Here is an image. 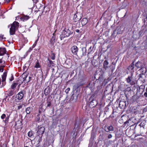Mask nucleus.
Segmentation results:
<instances>
[{"label": "nucleus", "mask_w": 147, "mask_h": 147, "mask_svg": "<svg viewBox=\"0 0 147 147\" xmlns=\"http://www.w3.org/2000/svg\"><path fill=\"white\" fill-rule=\"evenodd\" d=\"M40 67V66L39 64V61L38 60H37L36 62V63L34 66V67L36 68H39Z\"/></svg>", "instance_id": "24"}, {"label": "nucleus", "mask_w": 147, "mask_h": 147, "mask_svg": "<svg viewBox=\"0 0 147 147\" xmlns=\"http://www.w3.org/2000/svg\"><path fill=\"white\" fill-rule=\"evenodd\" d=\"M146 92H147V88L146 89Z\"/></svg>", "instance_id": "55"}, {"label": "nucleus", "mask_w": 147, "mask_h": 147, "mask_svg": "<svg viewBox=\"0 0 147 147\" xmlns=\"http://www.w3.org/2000/svg\"><path fill=\"white\" fill-rule=\"evenodd\" d=\"M127 90H131L130 87H128L127 88Z\"/></svg>", "instance_id": "52"}, {"label": "nucleus", "mask_w": 147, "mask_h": 147, "mask_svg": "<svg viewBox=\"0 0 147 147\" xmlns=\"http://www.w3.org/2000/svg\"><path fill=\"white\" fill-rule=\"evenodd\" d=\"M13 79H14V78H13V76H11V78L10 79V81H12L13 80Z\"/></svg>", "instance_id": "47"}, {"label": "nucleus", "mask_w": 147, "mask_h": 147, "mask_svg": "<svg viewBox=\"0 0 147 147\" xmlns=\"http://www.w3.org/2000/svg\"><path fill=\"white\" fill-rule=\"evenodd\" d=\"M92 47L91 46L90 47L89 49H88V54H89L92 51V50L93 48V47L92 49Z\"/></svg>", "instance_id": "30"}, {"label": "nucleus", "mask_w": 147, "mask_h": 147, "mask_svg": "<svg viewBox=\"0 0 147 147\" xmlns=\"http://www.w3.org/2000/svg\"><path fill=\"white\" fill-rule=\"evenodd\" d=\"M133 75V73H131V76H128L126 80L128 83L129 84L131 85H133L135 84L133 80L134 79L132 77Z\"/></svg>", "instance_id": "4"}, {"label": "nucleus", "mask_w": 147, "mask_h": 147, "mask_svg": "<svg viewBox=\"0 0 147 147\" xmlns=\"http://www.w3.org/2000/svg\"><path fill=\"white\" fill-rule=\"evenodd\" d=\"M33 109L32 107H28L26 109V111L27 114H29L32 111Z\"/></svg>", "instance_id": "18"}, {"label": "nucleus", "mask_w": 147, "mask_h": 147, "mask_svg": "<svg viewBox=\"0 0 147 147\" xmlns=\"http://www.w3.org/2000/svg\"><path fill=\"white\" fill-rule=\"evenodd\" d=\"M64 38V37H63V35H62L61 36V35L60 36V38L61 40H62V39H63V38Z\"/></svg>", "instance_id": "45"}, {"label": "nucleus", "mask_w": 147, "mask_h": 147, "mask_svg": "<svg viewBox=\"0 0 147 147\" xmlns=\"http://www.w3.org/2000/svg\"><path fill=\"white\" fill-rule=\"evenodd\" d=\"M2 62V61L1 59H0V63Z\"/></svg>", "instance_id": "54"}, {"label": "nucleus", "mask_w": 147, "mask_h": 147, "mask_svg": "<svg viewBox=\"0 0 147 147\" xmlns=\"http://www.w3.org/2000/svg\"><path fill=\"white\" fill-rule=\"evenodd\" d=\"M14 93V92L13 90H10L8 92V95L9 96L12 95Z\"/></svg>", "instance_id": "27"}, {"label": "nucleus", "mask_w": 147, "mask_h": 147, "mask_svg": "<svg viewBox=\"0 0 147 147\" xmlns=\"http://www.w3.org/2000/svg\"><path fill=\"white\" fill-rule=\"evenodd\" d=\"M6 51L5 48H0V56L3 55L6 53Z\"/></svg>", "instance_id": "11"}, {"label": "nucleus", "mask_w": 147, "mask_h": 147, "mask_svg": "<svg viewBox=\"0 0 147 147\" xmlns=\"http://www.w3.org/2000/svg\"><path fill=\"white\" fill-rule=\"evenodd\" d=\"M6 117V115L5 114H3L1 116V118L2 119H3L5 118Z\"/></svg>", "instance_id": "33"}, {"label": "nucleus", "mask_w": 147, "mask_h": 147, "mask_svg": "<svg viewBox=\"0 0 147 147\" xmlns=\"http://www.w3.org/2000/svg\"><path fill=\"white\" fill-rule=\"evenodd\" d=\"M146 76L145 75L143 74H140L139 75L138 80L142 82V83H144L145 81V79Z\"/></svg>", "instance_id": "7"}, {"label": "nucleus", "mask_w": 147, "mask_h": 147, "mask_svg": "<svg viewBox=\"0 0 147 147\" xmlns=\"http://www.w3.org/2000/svg\"><path fill=\"white\" fill-rule=\"evenodd\" d=\"M51 102H47V106L49 107H50V106H51Z\"/></svg>", "instance_id": "43"}, {"label": "nucleus", "mask_w": 147, "mask_h": 147, "mask_svg": "<svg viewBox=\"0 0 147 147\" xmlns=\"http://www.w3.org/2000/svg\"><path fill=\"white\" fill-rule=\"evenodd\" d=\"M33 48L32 47H30L28 51V52H30L32 50V49H33Z\"/></svg>", "instance_id": "40"}, {"label": "nucleus", "mask_w": 147, "mask_h": 147, "mask_svg": "<svg viewBox=\"0 0 147 147\" xmlns=\"http://www.w3.org/2000/svg\"><path fill=\"white\" fill-rule=\"evenodd\" d=\"M76 32H77V33H79L80 32V31L79 30H75Z\"/></svg>", "instance_id": "48"}, {"label": "nucleus", "mask_w": 147, "mask_h": 147, "mask_svg": "<svg viewBox=\"0 0 147 147\" xmlns=\"http://www.w3.org/2000/svg\"><path fill=\"white\" fill-rule=\"evenodd\" d=\"M145 86L144 85H142L140 86V89H143V92H144V89L145 88Z\"/></svg>", "instance_id": "31"}, {"label": "nucleus", "mask_w": 147, "mask_h": 147, "mask_svg": "<svg viewBox=\"0 0 147 147\" xmlns=\"http://www.w3.org/2000/svg\"><path fill=\"white\" fill-rule=\"evenodd\" d=\"M3 66H0V72H2L3 71Z\"/></svg>", "instance_id": "34"}, {"label": "nucleus", "mask_w": 147, "mask_h": 147, "mask_svg": "<svg viewBox=\"0 0 147 147\" xmlns=\"http://www.w3.org/2000/svg\"><path fill=\"white\" fill-rule=\"evenodd\" d=\"M123 103L124 104L125 103L124 102H119V106H120V105H121V103Z\"/></svg>", "instance_id": "50"}, {"label": "nucleus", "mask_w": 147, "mask_h": 147, "mask_svg": "<svg viewBox=\"0 0 147 147\" xmlns=\"http://www.w3.org/2000/svg\"><path fill=\"white\" fill-rule=\"evenodd\" d=\"M96 98L95 95L93 94L89 100V106L90 107L93 108L95 107L97 104L96 100L94 99Z\"/></svg>", "instance_id": "2"}, {"label": "nucleus", "mask_w": 147, "mask_h": 147, "mask_svg": "<svg viewBox=\"0 0 147 147\" xmlns=\"http://www.w3.org/2000/svg\"><path fill=\"white\" fill-rule=\"evenodd\" d=\"M18 84V83H14L11 85V88L12 89H13L15 88L16 86Z\"/></svg>", "instance_id": "25"}, {"label": "nucleus", "mask_w": 147, "mask_h": 147, "mask_svg": "<svg viewBox=\"0 0 147 147\" xmlns=\"http://www.w3.org/2000/svg\"><path fill=\"white\" fill-rule=\"evenodd\" d=\"M30 17L28 16L24 15L21 18V20L23 21L27 20Z\"/></svg>", "instance_id": "17"}, {"label": "nucleus", "mask_w": 147, "mask_h": 147, "mask_svg": "<svg viewBox=\"0 0 147 147\" xmlns=\"http://www.w3.org/2000/svg\"><path fill=\"white\" fill-rule=\"evenodd\" d=\"M30 77L28 78L27 76H25V77H24L23 78V81L24 83H27L29 82L30 81Z\"/></svg>", "instance_id": "16"}, {"label": "nucleus", "mask_w": 147, "mask_h": 147, "mask_svg": "<svg viewBox=\"0 0 147 147\" xmlns=\"http://www.w3.org/2000/svg\"><path fill=\"white\" fill-rule=\"evenodd\" d=\"M36 120L37 121H39L40 120V118L39 117L38 115H37L36 117Z\"/></svg>", "instance_id": "46"}, {"label": "nucleus", "mask_w": 147, "mask_h": 147, "mask_svg": "<svg viewBox=\"0 0 147 147\" xmlns=\"http://www.w3.org/2000/svg\"><path fill=\"white\" fill-rule=\"evenodd\" d=\"M37 41H38V40H37L35 41V42H34V44L33 45H32V47L33 48H34V47H35V46L37 44Z\"/></svg>", "instance_id": "32"}, {"label": "nucleus", "mask_w": 147, "mask_h": 147, "mask_svg": "<svg viewBox=\"0 0 147 147\" xmlns=\"http://www.w3.org/2000/svg\"><path fill=\"white\" fill-rule=\"evenodd\" d=\"M71 34L70 31L68 29L65 28L62 32V35H63V37L69 36Z\"/></svg>", "instance_id": "5"}, {"label": "nucleus", "mask_w": 147, "mask_h": 147, "mask_svg": "<svg viewBox=\"0 0 147 147\" xmlns=\"http://www.w3.org/2000/svg\"><path fill=\"white\" fill-rule=\"evenodd\" d=\"M107 129H108V131H107V132L109 131H113L114 130V128L113 126L111 125L109 127H107Z\"/></svg>", "instance_id": "20"}, {"label": "nucleus", "mask_w": 147, "mask_h": 147, "mask_svg": "<svg viewBox=\"0 0 147 147\" xmlns=\"http://www.w3.org/2000/svg\"><path fill=\"white\" fill-rule=\"evenodd\" d=\"M9 117V116H7L5 118V119L4 120H3V121H4V122L6 125L8 123Z\"/></svg>", "instance_id": "22"}, {"label": "nucleus", "mask_w": 147, "mask_h": 147, "mask_svg": "<svg viewBox=\"0 0 147 147\" xmlns=\"http://www.w3.org/2000/svg\"><path fill=\"white\" fill-rule=\"evenodd\" d=\"M28 136L30 137H31L33 135V134L32 131H29L28 133Z\"/></svg>", "instance_id": "26"}, {"label": "nucleus", "mask_w": 147, "mask_h": 147, "mask_svg": "<svg viewBox=\"0 0 147 147\" xmlns=\"http://www.w3.org/2000/svg\"><path fill=\"white\" fill-rule=\"evenodd\" d=\"M51 58L52 60H54L55 59V56L54 53H52L51 56Z\"/></svg>", "instance_id": "28"}, {"label": "nucleus", "mask_w": 147, "mask_h": 147, "mask_svg": "<svg viewBox=\"0 0 147 147\" xmlns=\"http://www.w3.org/2000/svg\"><path fill=\"white\" fill-rule=\"evenodd\" d=\"M135 65L134 62H133L128 67L127 69L129 70H132L134 68Z\"/></svg>", "instance_id": "15"}, {"label": "nucleus", "mask_w": 147, "mask_h": 147, "mask_svg": "<svg viewBox=\"0 0 147 147\" xmlns=\"http://www.w3.org/2000/svg\"><path fill=\"white\" fill-rule=\"evenodd\" d=\"M7 73L6 72L3 73V74L2 76V80L0 78V85L1 87L5 86L6 84L5 80L7 76Z\"/></svg>", "instance_id": "3"}, {"label": "nucleus", "mask_w": 147, "mask_h": 147, "mask_svg": "<svg viewBox=\"0 0 147 147\" xmlns=\"http://www.w3.org/2000/svg\"><path fill=\"white\" fill-rule=\"evenodd\" d=\"M77 15L76 14H75L74 16V18L75 19V20H76L75 21H76L77 20H79V19H76V18H77Z\"/></svg>", "instance_id": "36"}, {"label": "nucleus", "mask_w": 147, "mask_h": 147, "mask_svg": "<svg viewBox=\"0 0 147 147\" xmlns=\"http://www.w3.org/2000/svg\"><path fill=\"white\" fill-rule=\"evenodd\" d=\"M70 90V89L69 88H68L66 89V90H65V92L66 93H68V92Z\"/></svg>", "instance_id": "38"}, {"label": "nucleus", "mask_w": 147, "mask_h": 147, "mask_svg": "<svg viewBox=\"0 0 147 147\" xmlns=\"http://www.w3.org/2000/svg\"><path fill=\"white\" fill-rule=\"evenodd\" d=\"M19 27V23L18 22H14L11 24V27L10 28L9 32L10 35H13L15 34L16 30Z\"/></svg>", "instance_id": "1"}, {"label": "nucleus", "mask_w": 147, "mask_h": 147, "mask_svg": "<svg viewBox=\"0 0 147 147\" xmlns=\"http://www.w3.org/2000/svg\"><path fill=\"white\" fill-rule=\"evenodd\" d=\"M86 47H83L82 49V55L84 56L86 55Z\"/></svg>", "instance_id": "19"}, {"label": "nucleus", "mask_w": 147, "mask_h": 147, "mask_svg": "<svg viewBox=\"0 0 147 147\" xmlns=\"http://www.w3.org/2000/svg\"><path fill=\"white\" fill-rule=\"evenodd\" d=\"M145 123L144 122H142L140 124L139 126L140 127H144L145 126Z\"/></svg>", "instance_id": "29"}, {"label": "nucleus", "mask_w": 147, "mask_h": 147, "mask_svg": "<svg viewBox=\"0 0 147 147\" xmlns=\"http://www.w3.org/2000/svg\"><path fill=\"white\" fill-rule=\"evenodd\" d=\"M11 0H5L6 2L7 3H9Z\"/></svg>", "instance_id": "49"}, {"label": "nucleus", "mask_w": 147, "mask_h": 147, "mask_svg": "<svg viewBox=\"0 0 147 147\" xmlns=\"http://www.w3.org/2000/svg\"><path fill=\"white\" fill-rule=\"evenodd\" d=\"M50 64H51L53 63V61L51 60H49Z\"/></svg>", "instance_id": "51"}, {"label": "nucleus", "mask_w": 147, "mask_h": 147, "mask_svg": "<svg viewBox=\"0 0 147 147\" xmlns=\"http://www.w3.org/2000/svg\"><path fill=\"white\" fill-rule=\"evenodd\" d=\"M45 128L43 127H40L38 128V129L37 131V133L38 135H42L45 131Z\"/></svg>", "instance_id": "9"}, {"label": "nucleus", "mask_w": 147, "mask_h": 147, "mask_svg": "<svg viewBox=\"0 0 147 147\" xmlns=\"http://www.w3.org/2000/svg\"><path fill=\"white\" fill-rule=\"evenodd\" d=\"M109 64V62H108L107 60H105L104 61L103 63V68L104 69L106 70L107 69V68L108 67L107 66V65Z\"/></svg>", "instance_id": "13"}, {"label": "nucleus", "mask_w": 147, "mask_h": 147, "mask_svg": "<svg viewBox=\"0 0 147 147\" xmlns=\"http://www.w3.org/2000/svg\"><path fill=\"white\" fill-rule=\"evenodd\" d=\"M25 92L24 90H22L18 93L16 96V98L19 100L22 99L24 96V93Z\"/></svg>", "instance_id": "6"}, {"label": "nucleus", "mask_w": 147, "mask_h": 147, "mask_svg": "<svg viewBox=\"0 0 147 147\" xmlns=\"http://www.w3.org/2000/svg\"><path fill=\"white\" fill-rule=\"evenodd\" d=\"M41 140H42V139H41V138H40V137L39 136V138L38 139V143H39Z\"/></svg>", "instance_id": "41"}, {"label": "nucleus", "mask_w": 147, "mask_h": 147, "mask_svg": "<svg viewBox=\"0 0 147 147\" xmlns=\"http://www.w3.org/2000/svg\"><path fill=\"white\" fill-rule=\"evenodd\" d=\"M87 87L88 88H92V84L90 83H89L88 84Z\"/></svg>", "instance_id": "35"}, {"label": "nucleus", "mask_w": 147, "mask_h": 147, "mask_svg": "<svg viewBox=\"0 0 147 147\" xmlns=\"http://www.w3.org/2000/svg\"><path fill=\"white\" fill-rule=\"evenodd\" d=\"M24 147H28V146H24Z\"/></svg>", "instance_id": "56"}, {"label": "nucleus", "mask_w": 147, "mask_h": 147, "mask_svg": "<svg viewBox=\"0 0 147 147\" xmlns=\"http://www.w3.org/2000/svg\"><path fill=\"white\" fill-rule=\"evenodd\" d=\"M106 13L105 12L102 14V17H103L104 18H106V17H105V16H106Z\"/></svg>", "instance_id": "42"}, {"label": "nucleus", "mask_w": 147, "mask_h": 147, "mask_svg": "<svg viewBox=\"0 0 147 147\" xmlns=\"http://www.w3.org/2000/svg\"><path fill=\"white\" fill-rule=\"evenodd\" d=\"M144 96L146 97H147V92H146H146L144 93Z\"/></svg>", "instance_id": "44"}, {"label": "nucleus", "mask_w": 147, "mask_h": 147, "mask_svg": "<svg viewBox=\"0 0 147 147\" xmlns=\"http://www.w3.org/2000/svg\"><path fill=\"white\" fill-rule=\"evenodd\" d=\"M55 42V38L54 36H53L50 40L51 44L52 45Z\"/></svg>", "instance_id": "21"}, {"label": "nucleus", "mask_w": 147, "mask_h": 147, "mask_svg": "<svg viewBox=\"0 0 147 147\" xmlns=\"http://www.w3.org/2000/svg\"><path fill=\"white\" fill-rule=\"evenodd\" d=\"M139 70L141 72V74H144L145 75V74L146 72V68L144 67V66L140 69Z\"/></svg>", "instance_id": "12"}, {"label": "nucleus", "mask_w": 147, "mask_h": 147, "mask_svg": "<svg viewBox=\"0 0 147 147\" xmlns=\"http://www.w3.org/2000/svg\"><path fill=\"white\" fill-rule=\"evenodd\" d=\"M112 136L111 134H110L108 135V139H110L112 138Z\"/></svg>", "instance_id": "39"}, {"label": "nucleus", "mask_w": 147, "mask_h": 147, "mask_svg": "<svg viewBox=\"0 0 147 147\" xmlns=\"http://www.w3.org/2000/svg\"><path fill=\"white\" fill-rule=\"evenodd\" d=\"M17 123H16L15 124V126H17Z\"/></svg>", "instance_id": "57"}, {"label": "nucleus", "mask_w": 147, "mask_h": 147, "mask_svg": "<svg viewBox=\"0 0 147 147\" xmlns=\"http://www.w3.org/2000/svg\"><path fill=\"white\" fill-rule=\"evenodd\" d=\"M88 20L85 18H83L81 20V23L82 25L86 24L88 22Z\"/></svg>", "instance_id": "14"}, {"label": "nucleus", "mask_w": 147, "mask_h": 147, "mask_svg": "<svg viewBox=\"0 0 147 147\" xmlns=\"http://www.w3.org/2000/svg\"><path fill=\"white\" fill-rule=\"evenodd\" d=\"M111 46V45H108V46H107V48H110V47Z\"/></svg>", "instance_id": "53"}, {"label": "nucleus", "mask_w": 147, "mask_h": 147, "mask_svg": "<svg viewBox=\"0 0 147 147\" xmlns=\"http://www.w3.org/2000/svg\"><path fill=\"white\" fill-rule=\"evenodd\" d=\"M144 66L145 65L143 63L139 61L136 63L135 64V66L137 67L138 69L140 68V69Z\"/></svg>", "instance_id": "10"}, {"label": "nucleus", "mask_w": 147, "mask_h": 147, "mask_svg": "<svg viewBox=\"0 0 147 147\" xmlns=\"http://www.w3.org/2000/svg\"><path fill=\"white\" fill-rule=\"evenodd\" d=\"M44 94L45 95H47L49 92V88H46L44 91Z\"/></svg>", "instance_id": "23"}, {"label": "nucleus", "mask_w": 147, "mask_h": 147, "mask_svg": "<svg viewBox=\"0 0 147 147\" xmlns=\"http://www.w3.org/2000/svg\"><path fill=\"white\" fill-rule=\"evenodd\" d=\"M71 50L72 53L75 55H77L78 51V49L76 46H74L71 48Z\"/></svg>", "instance_id": "8"}, {"label": "nucleus", "mask_w": 147, "mask_h": 147, "mask_svg": "<svg viewBox=\"0 0 147 147\" xmlns=\"http://www.w3.org/2000/svg\"><path fill=\"white\" fill-rule=\"evenodd\" d=\"M23 106V105H20L18 106V110L20 109H21V108H22Z\"/></svg>", "instance_id": "37"}]
</instances>
